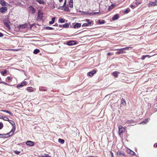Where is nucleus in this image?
Returning <instances> with one entry per match:
<instances>
[{"instance_id":"1","label":"nucleus","mask_w":157,"mask_h":157,"mask_svg":"<svg viewBox=\"0 0 157 157\" xmlns=\"http://www.w3.org/2000/svg\"><path fill=\"white\" fill-rule=\"evenodd\" d=\"M15 131L14 128H12L11 131L9 133L6 134V137L8 138L12 136L14 132Z\"/></svg>"},{"instance_id":"2","label":"nucleus","mask_w":157,"mask_h":157,"mask_svg":"<svg viewBox=\"0 0 157 157\" xmlns=\"http://www.w3.org/2000/svg\"><path fill=\"white\" fill-rule=\"evenodd\" d=\"M125 130V128L121 126L118 127V133L119 135H121Z\"/></svg>"},{"instance_id":"3","label":"nucleus","mask_w":157,"mask_h":157,"mask_svg":"<svg viewBox=\"0 0 157 157\" xmlns=\"http://www.w3.org/2000/svg\"><path fill=\"white\" fill-rule=\"evenodd\" d=\"M28 26L27 24H25L21 25H20L17 26V28L20 30L21 29H25Z\"/></svg>"},{"instance_id":"4","label":"nucleus","mask_w":157,"mask_h":157,"mask_svg":"<svg viewBox=\"0 0 157 157\" xmlns=\"http://www.w3.org/2000/svg\"><path fill=\"white\" fill-rule=\"evenodd\" d=\"M43 17V13L40 10L38 11V18L39 19L41 20Z\"/></svg>"},{"instance_id":"5","label":"nucleus","mask_w":157,"mask_h":157,"mask_svg":"<svg viewBox=\"0 0 157 157\" xmlns=\"http://www.w3.org/2000/svg\"><path fill=\"white\" fill-rule=\"evenodd\" d=\"M29 10L30 12L32 13H34L35 12V9L32 6H29Z\"/></svg>"},{"instance_id":"6","label":"nucleus","mask_w":157,"mask_h":157,"mask_svg":"<svg viewBox=\"0 0 157 157\" xmlns=\"http://www.w3.org/2000/svg\"><path fill=\"white\" fill-rule=\"evenodd\" d=\"M26 81H24L23 82H22L21 83L20 85H18L17 86V88L18 89H19L22 87L23 86H24L26 85Z\"/></svg>"},{"instance_id":"7","label":"nucleus","mask_w":157,"mask_h":157,"mask_svg":"<svg viewBox=\"0 0 157 157\" xmlns=\"http://www.w3.org/2000/svg\"><path fill=\"white\" fill-rule=\"evenodd\" d=\"M117 156L119 157H122V156H125V155L124 153L121 152L120 151H118L117 153Z\"/></svg>"},{"instance_id":"8","label":"nucleus","mask_w":157,"mask_h":157,"mask_svg":"<svg viewBox=\"0 0 157 157\" xmlns=\"http://www.w3.org/2000/svg\"><path fill=\"white\" fill-rule=\"evenodd\" d=\"M26 144L27 145L31 146H34V144L33 142L29 140L27 141Z\"/></svg>"},{"instance_id":"9","label":"nucleus","mask_w":157,"mask_h":157,"mask_svg":"<svg viewBox=\"0 0 157 157\" xmlns=\"http://www.w3.org/2000/svg\"><path fill=\"white\" fill-rule=\"evenodd\" d=\"M127 153L128 154H130L132 155H135V153L134 152L132 151L130 149H128L127 150Z\"/></svg>"},{"instance_id":"10","label":"nucleus","mask_w":157,"mask_h":157,"mask_svg":"<svg viewBox=\"0 0 157 157\" xmlns=\"http://www.w3.org/2000/svg\"><path fill=\"white\" fill-rule=\"evenodd\" d=\"M0 4L3 6H7L8 4L4 0H0Z\"/></svg>"},{"instance_id":"11","label":"nucleus","mask_w":157,"mask_h":157,"mask_svg":"<svg viewBox=\"0 0 157 157\" xmlns=\"http://www.w3.org/2000/svg\"><path fill=\"white\" fill-rule=\"evenodd\" d=\"M96 71L95 70H93L92 71L89 72L88 73V75L90 77L93 76L96 73Z\"/></svg>"},{"instance_id":"12","label":"nucleus","mask_w":157,"mask_h":157,"mask_svg":"<svg viewBox=\"0 0 157 157\" xmlns=\"http://www.w3.org/2000/svg\"><path fill=\"white\" fill-rule=\"evenodd\" d=\"M7 10L6 7L4 6L0 8V11L2 13H4Z\"/></svg>"},{"instance_id":"13","label":"nucleus","mask_w":157,"mask_h":157,"mask_svg":"<svg viewBox=\"0 0 157 157\" xmlns=\"http://www.w3.org/2000/svg\"><path fill=\"white\" fill-rule=\"evenodd\" d=\"M125 124H130V123H135V121L132 120H127L124 122Z\"/></svg>"},{"instance_id":"14","label":"nucleus","mask_w":157,"mask_h":157,"mask_svg":"<svg viewBox=\"0 0 157 157\" xmlns=\"http://www.w3.org/2000/svg\"><path fill=\"white\" fill-rule=\"evenodd\" d=\"M120 74V72L117 71H115L112 73V75L115 77L117 78L118 77V75Z\"/></svg>"},{"instance_id":"15","label":"nucleus","mask_w":157,"mask_h":157,"mask_svg":"<svg viewBox=\"0 0 157 157\" xmlns=\"http://www.w3.org/2000/svg\"><path fill=\"white\" fill-rule=\"evenodd\" d=\"M150 120V119L147 118L145 119L144 121H143L141 122L140 123V124H146Z\"/></svg>"},{"instance_id":"16","label":"nucleus","mask_w":157,"mask_h":157,"mask_svg":"<svg viewBox=\"0 0 157 157\" xmlns=\"http://www.w3.org/2000/svg\"><path fill=\"white\" fill-rule=\"evenodd\" d=\"M8 121H9V122H10V123L11 125H12L13 127V128H15V129H16L15 124V123L13 121H12V120H9Z\"/></svg>"},{"instance_id":"17","label":"nucleus","mask_w":157,"mask_h":157,"mask_svg":"<svg viewBox=\"0 0 157 157\" xmlns=\"http://www.w3.org/2000/svg\"><path fill=\"white\" fill-rule=\"evenodd\" d=\"M81 24L80 23H76L74 26V28L75 29L78 28L81 26Z\"/></svg>"},{"instance_id":"18","label":"nucleus","mask_w":157,"mask_h":157,"mask_svg":"<svg viewBox=\"0 0 157 157\" xmlns=\"http://www.w3.org/2000/svg\"><path fill=\"white\" fill-rule=\"evenodd\" d=\"M91 22H88V23H85L82 25V27H83L90 26L91 25Z\"/></svg>"},{"instance_id":"19","label":"nucleus","mask_w":157,"mask_h":157,"mask_svg":"<svg viewBox=\"0 0 157 157\" xmlns=\"http://www.w3.org/2000/svg\"><path fill=\"white\" fill-rule=\"evenodd\" d=\"M2 112H6L7 113H9V114H10L11 116H13V114L10 111H9V110H0Z\"/></svg>"},{"instance_id":"20","label":"nucleus","mask_w":157,"mask_h":157,"mask_svg":"<svg viewBox=\"0 0 157 157\" xmlns=\"http://www.w3.org/2000/svg\"><path fill=\"white\" fill-rule=\"evenodd\" d=\"M115 50H119L118 51H117L116 52V53L117 54H119L122 53L123 52V50L122 48H121L120 49H115Z\"/></svg>"},{"instance_id":"21","label":"nucleus","mask_w":157,"mask_h":157,"mask_svg":"<svg viewBox=\"0 0 157 157\" xmlns=\"http://www.w3.org/2000/svg\"><path fill=\"white\" fill-rule=\"evenodd\" d=\"M75 42L74 41H70L67 43V44L68 45H72L75 44Z\"/></svg>"},{"instance_id":"22","label":"nucleus","mask_w":157,"mask_h":157,"mask_svg":"<svg viewBox=\"0 0 157 157\" xmlns=\"http://www.w3.org/2000/svg\"><path fill=\"white\" fill-rule=\"evenodd\" d=\"M10 22L9 21V22H5L4 23V25L8 29H10V28L9 23Z\"/></svg>"},{"instance_id":"23","label":"nucleus","mask_w":157,"mask_h":157,"mask_svg":"<svg viewBox=\"0 0 157 157\" xmlns=\"http://www.w3.org/2000/svg\"><path fill=\"white\" fill-rule=\"evenodd\" d=\"M118 18V14H116L115 15L112 17V19L113 21L117 20Z\"/></svg>"},{"instance_id":"24","label":"nucleus","mask_w":157,"mask_h":157,"mask_svg":"<svg viewBox=\"0 0 157 157\" xmlns=\"http://www.w3.org/2000/svg\"><path fill=\"white\" fill-rule=\"evenodd\" d=\"M155 2H150L148 4V6L150 7L152 6H156V5H155Z\"/></svg>"},{"instance_id":"25","label":"nucleus","mask_w":157,"mask_h":157,"mask_svg":"<svg viewBox=\"0 0 157 157\" xmlns=\"http://www.w3.org/2000/svg\"><path fill=\"white\" fill-rule=\"evenodd\" d=\"M39 157H51L48 154H44L43 155H40L38 156Z\"/></svg>"},{"instance_id":"26","label":"nucleus","mask_w":157,"mask_h":157,"mask_svg":"<svg viewBox=\"0 0 157 157\" xmlns=\"http://www.w3.org/2000/svg\"><path fill=\"white\" fill-rule=\"evenodd\" d=\"M36 1L40 4H44L45 3L44 1L42 0H36Z\"/></svg>"},{"instance_id":"27","label":"nucleus","mask_w":157,"mask_h":157,"mask_svg":"<svg viewBox=\"0 0 157 157\" xmlns=\"http://www.w3.org/2000/svg\"><path fill=\"white\" fill-rule=\"evenodd\" d=\"M69 6L70 8H72L73 7V0H70L69 4Z\"/></svg>"},{"instance_id":"28","label":"nucleus","mask_w":157,"mask_h":157,"mask_svg":"<svg viewBox=\"0 0 157 157\" xmlns=\"http://www.w3.org/2000/svg\"><path fill=\"white\" fill-rule=\"evenodd\" d=\"M150 56H149V55H143V56H142L141 58V59L143 60H144L145 59V58H146V57H148V58H150Z\"/></svg>"},{"instance_id":"29","label":"nucleus","mask_w":157,"mask_h":157,"mask_svg":"<svg viewBox=\"0 0 157 157\" xmlns=\"http://www.w3.org/2000/svg\"><path fill=\"white\" fill-rule=\"evenodd\" d=\"M58 141L59 143L61 144H64L65 142L64 140L61 139H59L58 140Z\"/></svg>"},{"instance_id":"30","label":"nucleus","mask_w":157,"mask_h":157,"mask_svg":"<svg viewBox=\"0 0 157 157\" xmlns=\"http://www.w3.org/2000/svg\"><path fill=\"white\" fill-rule=\"evenodd\" d=\"M27 90L29 92H32L33 91V89L32 87H28L27 88Z\"/></svg>"},{"instance_id":"31","label":"nucleus","mask_w":157,"mask_h":157,"mask_svg":"<svg viewBox=\"0 0 157 157\" xmlns=\"http://www.w3.org/2000/svg\"><path fill=\"white\" fill-rule=\"evenodd\" d=\"M40 52V50L39 49H36L33 51V53L34 54H37Z\"/></svg>"},{"instance_id":"32","label":"nucleus","mask_w":157,"mask_h":157,"mask_svg":"<svg viewBox=\"0 0 157 157\" xmlns=\"http://www.w3.org/2000/svg\"><path fill=\"white\" fill-rule=\"evenodd\" d=\"M55 17H54L52 18V21L49 22V23L50 24H52L54 22L55 20Z\"/></svg>"},{"instance_id":"33","label":"nucleus","mask_w":157,"mask_h":157,"mask_svg":"<svg viewBox=\"0 0 157 157\" xmlns=\"http://www.w3.org/2000/svg\"><path fill=\"white\" fill-rule=\"evenodd\" d=\"M65 20L62 18H60L59 19V21L61 23H64L65 22Z\"/></svg>"},{"instance_id":"34","label":"nucleus","mask_w":157,"mask_h":157,"mask_svg":"<svg viewBox=\"0 0 157 157\" xmlns=\"http://www.w3.org/2000/svg\"><path fill=\"white\" fill-rule=\"evenodd\" d=\"M69 24L67 23H65V24L63 25V27L67 28L69 27Z\"/></svg>"},{"instance_id":"35","label":"nucleus","mask_w":157,"mask_h":157,"mask_svg":"<svg viewBox=\"0 0 157 157\" xmlns=\"http://www.w3.org/2000/svg\"><path fill=\"white\" fill-rule=\"evenodd\" d=\"M115 6V5L114 4H112L108 8V10H110L112 9Z\"/></svg>"},{"instance_id":"36","label":"nucleus","mask_w":157,"mask_h":157,"mask_svg":"<svg viewBox=\"0 0 157 157\" xmlns=\"http://www.w3.org/2000/svg\"><path fill=\"white\" fill-rule=\"evenodd\" d=\"M7 72V71L6 69H5L3 72H1V73L2 75L4 76L5 75V74Z\"/></svg>"},{"instance_id":"37","label":"nucleus","mask_w":157,"mask_h":157,"mask_svg":"<svg viewBox=\"0 0 157 157\" xmlns=\"http://www.w3.org/2000/svg\"><path fill=\"white\" fill-rule=\"evenodd\" d=\"M64 10L65 11H70V10L69 9V8L67 7H65V8H64Z\"/></svg>"},{"instance_id":"38","label":"nucleus","mask_w":157,"mask_h":157,"mask_svg":"<svg viewBox=\"0 0 157 157\" xmlns=\"http://www.w3.org/2000/svg\"><path fill=\"white\" fill-rule=\"evenodd\" d=\"M3 120L5 121H8L9 119L6 117L3 116Z\"/></svg>"},{"instance_id":"39","label":"nucleus","mask_w":157,"mask_h":157,"mask_svg":"<svg viewBox=\"0 0 157 157\" xmlns=\"http://www.w3.org/2000/svg\"><path fill=\"white\" fill-rule=\"evenodd\" d=\"M45 28L47 30H52L54 29L53 28L49 26L46 27Z\"/></svg>"},{"instance_id":"40","label":"nucleus","mask_w":157,"mask_h":157,"mask_svg":"<svg viewBox=\"0 0 157 157\" xmlns=\"http://www.w3.org/2000/svg\"><path fill=\"white\" fill-rule=\"evenodd\" d=\"M99 22L100 24H103L105 23V21L104 20H102L101 21L99 20Z\"/></svg>"},{"instance_id":"41","label":"nucleus","mask_w":157,"mask_h":157,"mask_svg":"<svg viewBox=\"0 0 157 157\" xmlns=\"http://www.w3.org/2000/svg\"><path fill=\"white\" fill-rule=\"evenodd\" d=\"M131 48V47H126V48H122V49L123 50L126 51V50H128L129 48Z\"/></svg>"},{"instance_id":"42","label":"nucleus","mask_w":157,"mask_h":157,"mask_svg":"<svg viewBox=\"0 0 157 157\" xmlns=\"http://www.w3.org/2000/svg\"><path fill=\"white\" fill-rule=\"evenodd\" d=\"M3 126V124L2 122H0V129H2Z\"/></svg>"},{"instance_id":"43","label":"nucleus","mask_w":157,"mask_h":157,"mask_svg":"<svg viewBox=\"0 0 157 157\" xmlns=\"http://www.w3.org/2000/svg\"><path fill=\"white\" fill-rule=\"evenodd\" d=\"M87 13H88V12H86L82 11V14H84V15H87Z\"/></svg>"},{"instance_id":"44","label":"nucleus","mask_w":157,"mask_h":157,"mask_svg":"<svg viewBox=\"0 0 157 157\" xmlns=\"http://www.w3.org/2000/svg\"><path fill=\"white\" fill-rule=\"evenodd\" d=\"M130 11V10L128 9H127L124 11V12L125 13H127Z\"/></svg>"},{"instance_id":"45","label":"nucleus","mask_w":157,"mask_h":157,"mask_svg":"<svg viewBox=\"0 0 157 157\" xmlns=\"http://www.w3.org/2000/svg\"><path fill=\"white\" fill-rule=\"evenodd\" d=\"M2 83L4 84H5V85H8V84L6 83V82H1V81H0V83Z\"/></svg>"},{"instance_id":"46","label":"nucleus","mask_w":157,"mask_h":157,"mask_svg":"<svg viewBox=\"0 0 157 157\" xmlns=\"http://www.w3.org/2000/svg\"><path fill=\"white\" fill-rule=\"evenodd\" d=\"M121 103L123 104H124V103L125 104H126L125 101L123 98H122L121 100Z\"/></svg>"},{"instance_id":"47","label":"nucleus","mask_w":157,"mask_h":157,"mask_svg":"<svg viewBox=\"0 0 157 157\" xmlns=\"http://www.w3.org/2000/svg\"><path fill=\"white\" fill-rule=\"evenodd\" d=\"M14 152L16 154H19L20 153V151H14Z\"/></svg>"},{"instance_id":"48","label":"nucleus","mask_w":157,"mask_h":157,"mask_svg":"<svg viewBox=\"0 0 157 157\" xmlns=\"http://www.w3.org/2000/svg\"><path fill=\"white\" fill-rule=\"evenodd\" d=\"M99 13V12H93L92 13L93 15H95L96 14Z\"/></svg>"},{"instance_id":"49","label":"nucleus","mask_w":157,"mask_h":157,"mask_svg":"<svg viewBox=\"0 0 157 157\" xmlns=\"http://www.w3.org/2000/svg\"><path fill=\"white\" fill-rule=\"evenodd\" d=\"M41 90L42 91H44L46 90L45 89V88L44 87H41Z\"/></svg>"},{"instance_id":"50","label":"nucleus","mask_w":157,"mask_h":157,"mask_svg":"<svg viewBox=\"0 0 157 157\" xmlns=\"http://www.w3.org/2000/svg\"><path fill=\"white\" fill-rule=\"evenodd\" d=\"M130 7L132 9H134L135 7V6L133 5H130Z\"/></svg>"},{"instance_id":"51","label":"nucleus","mask_w":157,"mask_h":157,"mask_svg":"<svg viewBox=\"0 0 157 157\" xmlns=\"http://www.w3.org/2000/svg\"><path fill=\"white\" fill-rule=\"evenodd\" d=\"M93 12H91V13H88H88H87V15H93Z\"/></svg>"},{"instance_id":"52","label":"nucleus","mask_w":157,"mask_h":157,"mask_svg":"<svg viewBox=\"0 0 157 157\" xmlns=\"http://www.w3.org/2000/svg\"><path fill=\"white\" fill-rule=\"evenodd\" d=\"M110 153L111 155V157H114L113 153L111 151H110Z\"/></svg>"},{"instance_id":"53","label":"nucleus","mask_w":157,"mask_h":157,"mask_svg":"<svg viewBox=\"0 0 157 157\" xmlns=\"http://www.w3.org/2000/svg\"><path fill=\"white\" fill-rule=\"evenodd\" d=\"M67 4V0H64V2L63 5L64 6H66Z\"/></svg>"},{"instance_id":"54","label":"nucleus","mask_w":157,"mask_h":157,"mask_svg":"<svg viewBox=\"0 0 157 157\" xmlns=\"http://www.w3.org/2000/svg\"><path fill=\"white\" fill-rule=\"evenodd\" d=\"M136 3L137 6H138L140 4H141V3L140 2H136Z\"/></svg>"},{"instance_id":"55","label":"nucleus","mask_w":157,"mask_h":157,"mask_svg":"<svg viewBox=\"0 0 157 157\" xmlns=\"http://www.w3.org/2000/svg\"><path fill=\"white\" fill-rule=\"evenodd\" d=\"M1 137L6 138V134H2V136H1Z\"/></svg>"},{"instance_id":"56","label":"nucleus","mask_w":157,"mask_h":157,"mask_svg":"<svg viewBox=\"0 0 157 157\" xmlns=\"http://www.w3.org/2000/svg\"><path fill=\"white\" fill-rule=\"evenodd\" d=\"M3 36V34L1 33L0 32V37H2Z\"/></svg>"},{"instance_id":"57","label":"nucleus","mask_w":157,"mask_h":157,"mask_svg":"<svg viewBox=\"0 0 157 157\" xmlns=\"http://www.w3.org/2000/svg\"><path fill=\"white\" fill-rule=\"evenodd\" d=\"M10 79L11 78L10 77H7V79L8 80L10 81Z\"/></svg>"},{"instance_id":"58","label":"nucleus","mask_w":157,"mask_h":157,"mask_svg":"<svg viewBox=\"0 0 157 157\" xmlns=\"http://www.w3.org/2000/svg\"><path fill=\"white\" fill-rule=\"evenodd\" d=\"M63 7H62V6H60L59 7L58 9H61V10H63Z\"/></svg>"},{"instance_id":"59","label":"nucleus","mask_w":157,"mask_h":157,"mask_svg":"<svg viewBox=\"0 0 157 157\" xmlns=\"http://www.w3.org/2000/svg\"><path fill=\"white\" fill-rule=\"evenodd\" d=\"M155 5H156V6H157V0H155Z\"/></svg>"},{"instance_id":"60","label":"nucleus","mask_w":157,"mask_h":157,"mask_svg":"<svg viewBox=\"0 0 157 157\" xmlns=\"http://www.w3.org/2000/svg\"><path fill=\"white\" fill-rule=\"evenodd\" d=\"M107 55L109 56H110L111 55V54L110 52H108L107 53Z\"/></svg>"},{"instance_id":"61","label":"nucleus","mask_w":157,"mask_h":157,"mask_svg":"<svg viewBox=\"0 0 157 157\" xmlns=\"http://www.w3.org/2000/svg\"><path fill=\"white\" fill-rule=\"evenodd\" d=\"M86 21L88 23V22H90L89 20L88 19H86Z\"/></svg>"},{"instance_id":"62","label":"nucleus","mask_w":157,"mask_h":157,"mask_svg":"<svg viewBox=\"0 0 157 157\" xmlns=\"http://www.w3.org/2000/svg\"><path fill=\"white\" fill-rule=\"evenodd\" d=\"M59 26L60 27H61V28H62L63 27V25H59Z\"/></svg>"},{"instance_id":"63","label":"nucleus","mask_w":157,"mask_h":157,"mask_svg":"<svg viewBox=\"0 0 157 157\" xmlns=\"http://www.w3.org/2000/svg\"><path fill=\"white\" fill-rule=\"evenodd\" d=\"M54 26H58V24L57 23H56L54 25Z\"/></svg>"},{"instance_id":"64","label":"nucleus","mask_w":157,"mask_h":157,"mask_svg":"<svg viewBox=\"0 0 157 157\" xmlns=\"http://www.w3.org/2000/svg\"><path fill=\"white\" fill-rule=\"evenodd\" d=\"M154 147L156 146V147H157V143H156V144H155L154 145Z\"/></svg>"}]
</instances>
